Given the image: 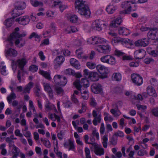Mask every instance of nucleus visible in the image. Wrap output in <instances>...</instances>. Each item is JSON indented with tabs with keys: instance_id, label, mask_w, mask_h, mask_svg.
I'll use <instances>...</instances> for the list:
<instances>
[{
	"instance_id": "obj_41",
	"label": "nucleus",
	"mask_w": 158,
	"mask_h": 158,
	"mask_svg": "<svg viewBox=\"0 0 158 158\" xmlns=\"http://www.w3.org/2000/svg\"><path fill=\"white\" fill-rule=\"evenodd\" d=\"M6 144L2 143L0 145V149L1 150V154L2 155L5 156L7 153V151L5 148L6 147Z\"/></svg>"
},
{
	"instance_id": "obj_60",
	"label": "nucleus",
	"mask_w": 158,
	"mask_h": 158,
	"mask_svg": "<svg viewBox=\"0 0 158 158\" xmlns=\"http://www.w3.org/2000/svg\"><path fill=\"white\" fill-rule=\"evenodd\" d=\"M44 90L47 92L52 90V89L50 86V84L48 83L45 84H44Z\"/></svg>"
},
{
	"instance_id": "obj_33",
	"label": "nucleus",
	"mask_w": 158,
	"mask_h": 158,
	"mask_svg": "<svg viewBox=\"0 0 158 158\" xmlns=\"http://www.w3.org/2000/svg\"><path fill=\"white\" fill-rule=\"evenodd\" d=\"M14 19L13 17L7 19L4 22V24L7 27H11L14 23Z\"/></svg>"
},
{
	"instance_id": "obj_7",
	"label": "nucleus",
	"mask_w": 158,
	"mask_h": 158,
	"mask_svg": "<svg viewBox=\"0 0 158 158\" xmlns=\"http://www.w3.org/2000/svg\"><path fill=\"white\" fill-rule=\"evenodd\" d=\"M8 44L6 45V48L7 49H6L5 50V55L6 57L9 59L10 57H14L16 56L17 55V52L15 49L10 48V45L9 42ZM11 46V47H12Z\"/></svg>"
},
{
	"instance_id": "obj_46",
	"label": "nucleus",
	"mask_w": 158,
	"mask_h": 158,
	"mask_svg": "<svg viewBox=\"0 0 158 158\" xmlns=\"http://www.w3.org/2000/svg\"><path fill=\"white\" fill-rule=\"evenodd\" d=\"M64 73L66 75H73L75 74V71L71 69H68L64 71Z\"/></svg>"
},
{
	"instance_id": "obj_59",
	"label": "nucleus",
	"mask_w": 158,
	"mask_h": 158,
	"mask_svg": "<svg viewBox=\"0 0 158 158\" xmlns=\"http://www.w3.org/2000/svg\"><path fill=\"white\" fill-rule=\"evenodd\" d=\"M114 54L115 55L118 57L122 56H123L124 53L118 50H116L114 52Z\"/></svg>"
},
{
	"instance_id": "obj_48",
	"label": "nucleus",
	"mask_w": 158,
	"mask_h": 158,
	"mask_svg": "<svg viewBox=\"0 0 158 158\" xmlns=\"http://www.w3.org/2000/svg\"><path fill=\"white\" fill-rule=\"evenodd\" d=\"M41 36V35H39L36 33L33 32L30 35L29 38L31 39L33 37L35 39H37L38 40H40Z\"/></svg>"
},
{
	"instance_id": "obj_53",
	"label": "nucleus",
	"mask_w": 158,
	"mask_h": 158,
	"mask_svg": "<svg viewBox=\"0 0 158 158\" xmlns=\"http://www.w3.org/2000/svg\"><path fill=\"white\" fill-rule=\"evenodd\" d=\"M86 65L89 69H94L96 67L95 64L92 62H87Z\"/></svg>"
},
{
	"instance_id": "obj_42",
	"label": "nucleus",
	"mask_w": 158,
	"mask_h": 158,
	"mask_svg": "<svg viewBox=\"0 0 158 158\" xmlns=\"http://www.w3.org/2000/svg\"><path fill=\"white\" fill-rule=\"evenodd\" d=\"M16 95L14 92H11L10 95L7 98V100L9 103H10L12 102V100L15 99Z\"/></svg>"
},
{
	"instance_id": "obj_54",
	"label": "nucleus",
	"mask_w": 158,
	"mask_h": 158,
	"mask_svg": "<svg viewBox=\"0 0 158 158\" xmlns=\"http://www.w3.org/2000/svg\"><path fill=\"white\" fill-rule=\"evenodd\" d=\"M38 69V67L35 65H32L29 67V70L33 73L36 72Z\"/></svg>"
},
{
	"instance_id": "obj_45",
	"label": "nucleus",
	"mask_w": 158,
	"mask_h": 158,
	"mask_svg": "<svg viewBox=\"0 0 158 158\" xmlns=\"http://www.w3.org/2000/svg\"><path fill=\"white\" fill-rule=\"evenodd\" d=\"M111 113L114 114L115 116H118L121 114L120 111L118 109V108L116 110L114 109H111L110 110Z\"/></svg>"
},
{
	"instance_id": "obj_51",
	"label": "nucleus",
	"mask_w": 158,
	"mask_h": 158,
	"mask_svg": "<svg viewBox=\"0 0 158 158\" xmlns=\"http://www.w3.org/2000/svg\"><path fill=\"white\" fill-rule=\"evenodd\" d=\"M71 99L73 102L77 105H79V101L77 98L76 96L73 94L71 97Z\"/></svg>"
},
{
	"instance_id": "obj_34",
	"label": "nucleus",
	"mask_w": 158,
	"mask_h": 158,
	"mask_svg": "<svg viewBox=\"0 0 158 158\" xmlns=\"http://www.w3.org/2000/svg\"><path fill=\"white\" fill-rule=\"evenodd\" d=\"M55 6L58 5L60 10L61 12H62L64 10L67 8L66 5L62 4L61 2H54Z\"/></svg>"
},
{
	"instance_id": "obj_49",
	"label": "nucleus",
	"mask_w": 158,
	"mask_h": 158,
	"mask_svg": "<svg viewBox=\"0 0 158 158\" xmlns=\"http://www.w3.org/2000/svg\"><path fill=\"white\" fill-rule=\"evenodd\" d=\"M41 141L43 142L44 145L46 148H50L51 147L50 142L48 139L44 140L41 139Z\"/></svg>"
},
{
	"instance_id": "obj_50",
	"label": "nucleus",
	"mask_w": 158,
	"mask_h": 158,
	"mask_svg": "<svg viewBox=\"0 0 158 158\" xmlns=\"http://www.w3.org/2000/svg\"><path fill=\"white\" fill-rule=\"evenodd\" d=\"M26 4L24 2H22L20 3L19 5L18 6H16L15 8H17L18 10H23L25 8Z\"/></svg>"
},
{
	"instance_id": "obj_16",
	"label": "nucleus",
	"mask_w": 158,
	"mask_h": 158,
	"mask_svg": "<svg viewBox=\"0 0 158 158\" xmlns=\"http://www.w3.org/2000/svg\"><path fill=\"white\" fill-rule=\"evenodd\" d=\"M148 44V40L146 39H143L136 41L134 43L135 46L137 47H146Z\"/></svg>"
},
{
	"instance_id": "obj_43",
	"label": "nucleus",
	"mask_w": 158,
	"mask_h": 158,
	"mask_svg": "<svg viewBox=\"0 0 158 158\" xmlns=\"http://www.w3.org/2000/svg\"><path fill=\"white\" fill-rule=\"evenodd\" d=\"M108 136L107 135H105L103 136L102 138V144L103 147L105 148H107V141H108Z\"/></svg>"
},
{
	"instance_id": "obj_4",
	"label": "nucleus",
	"mask_w": 158,
	"mask_h": 158,
	"mask_svg": "<svg viewBox=\"0 0 158 158\" xmlns=\"http://www.w3.org/2000/svg\"><path fill=\"white\" fill-rule=\"evenodd\" d=\"M73 84L78 90H81L83 85L85 88H87L89 86V81L85 78H82L81 81L79 79H77Z\"/></svg>"
},
{
	"instance_id": "obj_26",
	"label": "nucleus",
	"mask_w": 158,
	"mask_h": 158,
	"mask_svg": "<svg viewBox=\"0 0 158 158\" xmlns=\"http://www.w3.org/2000/svg\"><path fill=\"white\" fill-rule=\"evenodd\" d=\"M48 118L52 121H55L56 120H57L58 122H60V117L55 114H53L51 113H49L48 114Z\"/></svg>"
},
{
	"instance_id": "obj_13",
	"label": "nucleus",
	"mask_w": 158,
	"mask_h": 158,
	"mask_svg": "<svg viewBox=\"0 0 158 158\" xmlns=\"http://www.w3.org/2000/svg\"><path fill=\"white\" fill-rule=\"evenodd\" d=\"M91 89L93 92L95 94L100 93L102 89L101 84L98 83H94L91 86Z\"/></svg>"
},
{
	"instance_id": "obj_57",
	"label": "nucleus",
	"mask_w": 158,
	"mask_h": 158,
	"mask_svg": "<svg viewBox=\"0 0 158 158\" xmlns=\"http://www.w3.org/2000/svg\"><path fill=\"white\" fill-rule=\"evenodd\" d=\"M55 90L57 95L62 94L63 92V90L60 87L56 86L55 87Z\"/></svg>"
},
{
	"instance_id": "obj_5",
	"label": "nucleus",
	"mask_w": 158,
	"mask_h": 158,
	"mask_svg": "<svg viewBox=\"0 0 158 158\" xmlns=\"http://www.w3.org/2000/svg\"><path fill=\"white\" fill-rule=\"evenodd\" d=\"M131 78L133 83L137 86H140L143 83V78L139 74L136 73L131 74Z\"/></svg>"
},
{
	"instance_id": "obj_8",
	"label": "nucleus",
	"mask_w": 158,
	"mask_h": 158,
	"mask_svg": "<svg viewBox=\"0 0 158 158\" xmlns=\"http://www.w3.org/2000/svg\"><path fill=\"white\" fill-rule=\"evenodd\" d=\"M104 22L100 19H97L93 23V26L94 28L98 31L102 30V26L105 25Z\"/></svg>"
},
{
	"instance_id": "obj_10",
	"label": "nucleus",
	"mask_w": 158,
	"mask_h": 158,
	"mask_svg": "<svg viewBox=\"0 0 158 158\" xmlns=\"http://www.w3.org/2000/svg\"><path fill=\"white\" fill-rule=\"evenodd\" d=\"M147 36L148 37L152 40L158 39V29H152L148 32Z\"/></svg>"
},
{
	"instance_id": "obj_15",
	"label": "nucleus",
	"mask_w": 158,
	"mask_h": 158,
	"mask_svg": "<svg viewBox=\"0 0 158 158\" xmlns=\"http://www.w3.org/2000/svg\"><path fill=\"white\" fill-rule=\"evenodd\" d=\"M145 54L146 52L144 50L139 49L137 50L134 52L135 57L137 59H142L144 57Z\"/></svg>"
},
{
	"instance_id": "obj_36",
	"label": "nucleus",
	"mask_w": 158,
	"mask_h": 158,
	"mask_svg": "<svg viewBox=\"0 0 158 158\" xmlns=\"http://www.w3.org/2000/svg\"><path fill=\"white\" fill-rule=\"evenodd\" d=\"M122 39V38L118 37H114L112 39L111 43L114 45H116L120 43H121Z\"/></svg>"
},
{
	"instance_id": "obj_38",
	"label": "nucleus",
	"mask_w": 158,
	"mask_h": 158,
	"mask_svg": "<svg viewBox=\"0 0 158 158\" xmlns=\"http://www.w3.org/2000/svg\"><path fill=\"white\" fill-rule=\"evenodd\" d=\"M107 64L111 65H114L116 64L115 58L113 56L109 55Z\"/></svg>"
},
{
	"instance_id": "obj_25",
	"label": "nucleus",
	"mask_w": 158,
	"mask_h": 158,
	"mask_svg": "<svg viewBox=\"0 0 158 158\" xmlns=\"http://www.w3.org/2000/svg\"><path fill=\"white\" fill-rule=\"evenodd\" d=\"M33 83L31 82H30L25 86L23 90V93L24 94L30 93L31 89L33 87Z\"/></svg>"
},
{
	"instance_id": "obj_40",
	"label": "nucleus",
	"mask_w": 158,
	"mask_h": 158,
	"mask_svg": "<svg viewBox=\"0 0 158 158\" xmlns=\"http://www.w3.org/2000/svg\"><path fill=\"white\" fill-rule=\"evenodd\" d=\"M30 2L31 5L34 7L42 6L43 5L42 2H39L37 0H31Z\"/></svg>"
},
{
	"instance_id": "obj_9",
	"label": "nucleus",
	"mask_w": 158,
	"mask_h": 158,
	"mask_svg": "<svg viewBox=\"0 0 158 158\" xmlns=\"http://www.w3.org/2000/svg\"><path fill=\"white\" fill-rule=\"evenodd\" d=\"M96 49L99 52L107 54L109 53L110 51L111 48L108 45H101L97 46Z\"/></svg>"
},
{
	"instance_id": "obj_39",
	"label": "nucleus",
	"mask_w": 158,
	"mask_h": 158,
	"mask_svg": "<svg viewBox=\"0 0 158 158\" xmlns=\"http://www.w3.org/2000/svg\"><path fill=\"white\" fill-rule=\"evenodd\" d=\"M18 10V9L15 8L12 12V17L14 18H15V17L22 15V14L21 12Z\"/></svg>"
},
{
	"instance_id": "obj_30",
	"label": "nucleus",
	"mask_w": 158,
	"mask_h": 158,
	"mask_svg": "<svg viewBox=\"0 0 158 158\" xmlns=\"http://www.w3.org/2000/svg\"><path fill=\"white\" fill-rule=\"evenodd\" d=\"M122 22V19L120 18H118L114 20L110 24V26L112 27H117Z\"/></svg>"
},
{
	"instance_id": "obj_23",
	"label": "nucleus",
	"mask_w": 158,
	"mask_h": 158,
	"mask_svg": "<svg viewBox=\"0 0 158 158\" xmlns=\"http://www.w3.org/2000/svg\"><path fill=\"white\" fill-rule=\"evenodd\" d=\"M147 94L150 96H153L155 97L157 96L155 89L151 86H149L147 87Z\"/></svg>"
},
{
	"instance_id": "obj_61",
	"label": "nucleus",
	"mask_w": 158,
	"mask_h": 158,
	"mask_svg": "<svg viewBox=\"0 0 158 158\" xmlns=\"http://www.w3.org/2000/svg\"><path fill=\"white\" fill-rule=\"evenodd\" d=\"M109 55L104 56L100 58V60L104 63H107Z\"/></svg>"
},
{
	"instance_id": "obj_56",
	"label": "nucleus",
	"mask_w": 158,
	"mask_h": 158,
	"mask_svg": "<svg viewBox=\"0 0 158 158\" xmlns=\"http://www.w3.org/2000/svg\"><path fill=\"white\" fill-rule=\"evenodd\" d=\"M65 134V132L63 131H61L57 134V136L58 139L60 140L62 139Z\"/></svg>"
},
{
	"instance_id": "obj_32",
	"label": "nucleus",
	"mask_w": 158,
	"mask_h": 158,
	"mask_svg": "<svg viewBox=\"0 0 158 158\" xmlns=\"http://www.w3.org/2000/svg\"><path fill=\"white\" fill-rule=\"evenodd\" d=\"M83 51L81 48H79L76 51V55L78 58L80 59H81L83 58H86L87 57V56H83Z\"/></svg>"
},
{
	"instance_id": "obj_24",
	"label": "nucleus",
	"mask_w": 158,
	"mask_h": 158,
	"mask_svg": "<svg viewBox=\"0 0 158 158\" xmlns=\"http://www.w3.org/2000/svg\"><path fill=\"white\" fill-rule=\"evenodd\" d=\"M70 62L71 65L77 69H79L80 68V64L79 61L75 59H70Z\"/></svg>"
},
{
	"instance_id": "obj_37",
	"label": "nucleus",
	"mask_w": 158,
	"mask_h": 158,
	"mask_svg": "<svg viewBox=\"0 0 158 158\" xmlns=\"http://www.w3.org/2000/svg\"><path fill=\"white\" fill-rule=\"evenodd\" d=\"M121 75L118 73H114L112 76V79L113 80L119 81L121 79Z\"/></svg>"
},
{
	"instance_id": "obj_6",
	"label": "nucleus",
	"mask_w": 158,
	"mask_h": 158,
	"mask_svg": "<svg viewBox=\"0 0 158 158\" xmlns=\"http://www.w3.org/2000/svg\"><path fill=\"white\" fill-rule=\"evenodd\" d=\"M53 80L55 83L59 85L64 86L67 82V79L65 77L59 75H55Z\"/></svg>"
},
{
	"instance_id": "obj_64",
	"label": "nucleus",
	"mask_w": 158,
	"mask_h": 158,
	"mask_svg": "<svg viewBox=\"0 0 158 158\" xmlns=\"http://www.w3.org/2000/svg\"><path fill=\"white\" fill-rule=\"evenodd\" d=\"M152 113L155 116H158V107L154 108L152 110Z\"/></svg>"
},
{
	"instance_id": "obj_22",
	"label": "nucleus",
	"mask_w": 158,
	"mask_h": 158,
	"mask_svg": "<svg viewBox=\"0 0 158 158\" xmlns=\"http://www.w3.org/2000/svg\"><path fill=\"white\" fill-rule=\"evenodd\" d=\"M121 44L127 48H130L131 46L133 45L134 43L129 39H123Z\"/></svg>"
},
{
	"instance_id": "obj_2",
	"label": "nucleus",
	"mask_w": 158,
	"mask_h": 158,
	"mask_svg": "<svg viewBox=\"0 0 158 158\" xmlns=\"http://www.w3.org/2000/svg\"><path fill=\"white\" fill-rule=\"evenodd\" d=\"M27 61L25 58H22L19 59L16 61H15L14 60H12L11 62V65L12 69L15 72L16 69V66H19L20 70L18 71L17 78L19 82H21V75L22 73L24 71V67L27 63Z\"/></svg>"
},
{
	"instance_id": "obj_12",
	"label": "nucleus",
	"mask_w": 158,
	"mask_h": 158,
	"mask_svg": "<svg viewBox=\"0 0 158 158\" xmlns=\"http://www.w3.org/2000/svg\"><path fill=\"white\" fill-rule=\"evenodd\" d=\"M92 146L94 147V152L97 155L101 156L103 155L104 153V149L99 147L96 143H93Z\"/></svg>"
},
{
	"instance_id": "obj_1",
	"label": "nucleus",
	"mask_w": 158,
	"mask_h": 158,
	"mask_svg": "<svg viewBox=\"0 0 158 158\" xmlns=\"http://www.w3.org/2000/svg\"><path fill=\"white\" fill-rule=\"evenodd\" d=\"M19 30V27H16L15 29V32L10 34L7 40L10 45V47L13 46L14 41L15 45L18 47L21 48L24 46L25 44L24 41H23V43H21L20 45H19V44L20 43V41L23 40L22 37L25 36L27 34L26 32H23L22 34H19L18 32Z\"/></svg>"
},
{
	"instance_id": "obj_58",
	"label": "nucleus",
	"mask_w": 158,
	"mask_h": 158,
	"mask_svg": "<svg viewBox=\"0 0 158 158\" xmlns=\"http://www.w3.org/2000/svg\"><path fill=\"white\" fill-rule=\"evenodd\" d=\"M3 63H2V66H1V73L4 75H6L7 74L6 71V67L5 66L3 65L2 64Z\"/></svg>"
},
{
	"instance_id": "obj_62",
	"label": "nucleus",
	"mask_w": 158,
	"mask_h": 158,
	"mask_svg": "<svg viewBox=\"0 0 158 158\" xmlns=\"http://www.w3.org/2000/svg\"><path fill=\"white\" fill-rule=\"evenodd\" d=\"M154 61V60L150 57H148L145 58L144 60V63L146 64H149L151 62H153Z\"/></svg>"
},
{
	"instance_id": "obj_19",
	"label": "nucleus",
	"mask_w": 158,
	"mask_h": 158,
	"mask_svg": "<svg viewBox=\"0 0 158 158\" xmlns=\"http://www.w3.org/2000/svg\"><path fill=\"white\" fill-rule=\"evenodd\" d=\"M96 69L98 72L102 75L106 74L108 71V68L101 64L98 65L96 66Z\"/></svg>"
},
{
	"instance_id": "obj_31",
	"label": "nucleus",
	"mask_w": 158,
	"mask_h": 158,
	"mask_svg": "<svg viewBox=\"0 0 158 158\" xmlns=\"http://www.w3.org/2000/svg\"><path fill=\"white\" fill-rule=\"evenodd\" d=\"M117 9V8L116 6L110 5L106 8V10L108 13L112 14Z\"/></svg>"
},
{
	"instance_id": "obj_21",
	"label": "nucleus",
	"mask_w": 158,
	"mask_h": 158,
	"mask_svg": "<svg viewBox=\"0 0 158 158\" xmlns=\"http://www.w3.org/2000/svg\"><path fill=\"white\" fill-rule=\"evenodd\" d=\"M118 29L119 34L122 35H127L131 33L128 29L123 27H118Z\"/></svg>"
},
{
	"instance_id": "obj_44",
	"label": "nucleus",
	"mask_w": 158,
	"mask_h": 158,
	"mask_svg": "<svg viewBox=\"0 0 158 158\" xmlns=\"http://www.w3.org/2000/svg\"><path fill=\"white\" fill-rule=\"evenodd\" d=\"M29 108L30 110H33V114H36V115H37V113L35 108L33 105V102L30 100L29 101Z\"/></svg>"
},
{
	"instance_id": "obj_47",
	"label": "nucleus",
	"mask_w": 158,
	"mask_h": 158,
	"mask_svg": "<svg viewBox=\"0 0 158 158\" xmlns=\"http://www.w3.org/2000/svg\"><path fill=\"white\" fill-rule=\"evenodd\" d=\"M13 150L14 151V152H13V155L19 156V153L20 152V149L15 145H13Z\"/></svg>"
},
{
	"instance_id": "obj_11",
	"label": "nucleus",
	"mask_w": 158,
	"mask_h": 158,
	"mask_svg": "<svg viewBox=\"0 0 158 158\" xmlns=\"http://www.w3.org/2000/svg\"><path fill=\"white\" fill-rule=\"evenodd\" d=\"M16 22L22 25H26L28 24L30 21V19L28 16H24L16 18L15 19Z\"/></svg>"
},
{
	"instance_id": "obj_14",
	"label": "nucleus",
	"mask_w": 158,
	"mask_h": 158,
	"mask_svg": "<svg viewBox=\"0 0 158 158\" xmlns=\"http://www.w3.org/2000/svg\"><path fill=\"white\" fill-rule=\"evenodd\" d=\"M64 61V58L63 56H58L54 60V68L56 69L59 67Z\"/></svg>"
},
{
	"instance_id": "obj_17",
	"label": "nucleus",
	"mask_w": 158,
	"mask_h": 158,
	"mask_svg": "<svg viewBox=\"0 0 158 158\" xmlns=\"http://www.w3.org/2000/svg\"><path fill=\"white\" fill-rule=\"evenodd\" d=\"M92 115L94 118L93 121V123L95 126L97 125V122L100 123L101 120V114L98 115L97 116V111L95 110L93 111Z\"/></svg>"
},
{
	"instance_id": "obj_52",
	"label": "nucleus",
	"mask_w": 158,
	"mask_h": 158,
	"mask_svg": "<svg viewBox=\"0 0 158 158\" xmlns=\"http://www.w3.org/2000/svg\"><path fill=\"white\" fill-rule=\"evenodd\" d=\"M85 152L86 158H92L91 156L90 155V151L88 148L87 147L85 148Z\"/></svg>"
},
{
	"instance_id": "obj_20",
	"label": "nucleus",
	"mask_w": 158,
	"mask_h": 158,
	"mask_svg": "<svg viewBox=\"0 0 158 158\" xmlns=\"http://www.w3.org/2000/svg\"><path fill=\"white\" fill-rule=\"evenodd\" d=\"M68 142H66L64 143V147L66 148H68L69 146V150H74L75 149V147L74 145V141L70 139L68 140Z\"/></svg>"
},
{
	"instance_id": "obj_3",
	"label": "nucleus",
	"mask_w": 158,
	"mask_h": 158,
	"mask_svg": "<svg viewBox=\"0 0 158 158\" xmlns=\"http://www.w3.org/2000/svg\"><path fill=\"white\" fill-rule=\"evenodd\" d=\"M83 0H76L75 2V7L78 10V12L81 15L88 18L90 15V11L87 5Z\"/></svg>"
},
{
	"instance_id": "obj_35",
	"label": "nucleus",
	"mask_w": 158,
	"mask_h": 158,
	"mask_svg": "<svg viewBox=\"0 0 158 158\" xmlns=\"http://www.w3.org/2000/svg\"><path fill=\"white\" fill-rule=\"evenodd\" d=\"M39 73L47 79L50 80L51 79L50 74L48 72L39 69Z\"/></svg>"
},
{
	"instance_id": "obj_27",
	"label": "nucleus",
	"mask_w": 158,
	"mask_h": 158,
	"mask_svg": "<svg viewBox=\"0 0 158 158\" xmlns=\"http://www.w3.org/2000/svg\"><path fill=\"white\" fill-rule=\"evenodd\" d=\"M130 3H131V2L130 1L124 2H122L121 6L122 8L130 11H131V6Z\"/></svg>"
},
{
	"instance_id": "obj_29",
	"label": "nucleus",
	"mask_w": 158,
	"mask_h": 158,
	"mask_svg": "<svg viewBox=\"0 0 158 158\" xmlns=\"http://www.w3.org/2000/svg\"><path fill=\"white\" fill-rule=\"evenodd\" d=\"M88 78L93 81H96L99 79L98 74L96 72H91L89 74V77H88Z\"/></svg>"
},
{
	"instance_id": "obj_28",
	"label": "nucleus",
	"mask_w": 158,
	"mask_h": 158,
	"mask_svg": "<svg viewBox=\"0 0 158 158\" xmlns=\"http://www.w3.org/2000/svg\"><path fill=\"white\" fill-rule=\"evenodd\" d=\"M45 107L46 111H48L54 110L55 111H57L56 109L55 105L53 104H51L49 102H47L45 105Z\"/></svg>"
},
{
	"instance_id": "obj_55",
	"label": "nucleus",
	"mask_w": 158,
	"mask_h": 158,
	"mask_svg": "<svg viewBox=\"0 0 158 158\" xmlns=\"http://www.w3.org/2000/svg\"><path fill=\"white\" fill-rule=\"evenodd\" d=\"M51 31L50 30H47L44 31L43 34L44 38H50L51 36L50 34Z\"/></svg>"
},
{
	"instance_id": "obj_63",
	"label": "nucleus",
	"mask_w": 158,
	"mask_h": 158,
	"mask_svg": "<svg viewBox=\"0 0 158 158\" xmlns=\"http://www.w3.org/2000/svg\"><path fill=\"white\" fill-rule=\"evenodd\" d=\"M64 107L66 108H68L71 107L72 106V103L69 101H67L65 103H64Z\"/></svg>"
},
{
	"instance_id": "obj_18",
	"label": "nucleus",
	"mask_w": 158,
	"mask_h": 158,
	"mask_svg": "<svg viewBox=\"0 0 158 158\" xmlns=\"http://www.w3.org/2000/svg\"><path fill=\"white\" fill-rule=\"evenodd\" d=\"M67 18L68 20L71 23H76L79 22L78 18L75 15H69L67 16Z\"/></svg>"
}]
</instances>
